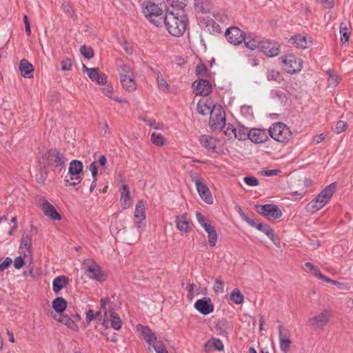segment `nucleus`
<instances>
[{
    "label": "nucleus",
    "instance_id": "obj_1",
    "mask_svg": "<svg viewBox=\"0 0 353 353\" xmlns=\"http://www.w3.org/2000/svg\"><path fill=\"white\" fill-rule=\"evenodd\" d=\"M188 23V17L183 13L179 15V13H174L172 12H167L163 17H160L158 21H155V26L157 27L165 25L168 32L174 37L181 36Z\"/></svg>",
    "mask_w": 353,
    "mask_h": 353
},
{
    "label": "nucleus",
    "instance_id": "obj_2",
    "mask_svg": "<svg viewBox=\"0 0 353 353\" xmlns=\"http://www.w3.org/2000/svg\"><path fill=\"white\" fill-rule=\"evenodd\" d=\"M336 190L335 183H331L326 186L314 199L307 205V210L312 212H316L322 209L332 197Z\"/></svg>",
    "mask_w": 353,
    "mask_h": 353
},
{
    "label": "nucleus",
    "instance_id": "obj_3",
    "mask_svg": "<svg viewBox=\"0 0 353 353\" xmlns=\"http://www.w3.org/2000/svg\"><path fill=\"white\" fill-rule=\"evenodd\" d=\"M268 134L272 139L279 143H288L291 137L292 132L290 128L283 122L272 123L268 129Z\"/></svg>",
    "mask_w": 353,
    "mask_h": 353
},
{
    "label": "nucleus",
    "instance_id": "obj_4",
    "mask_svg": "<svg viewBox=\"0 0 353 353\" xmlns=\"http://www.w3.org/2000/svg\"><path fill=\"white\" fill-rule=\"evenodd\" d=\"M196 219L201 227L208 234V245L213 248L216 245L218 240V234L215 228L212 225L210 219L201 212L196 213Z\"/></svg>",
    "mask_w": 353,
    "mask_h": 353
},
{
    "label": "nucleus",
    "instance_id": "obj_5",
    "mask_svg": "<svg viewBox=\"0 0 353 353\" xmlns=\"http://www.w3.org/2000/svg\"><path fill=\"white\" fill-rule=\"evenodd\" d=\"M142 8L145 17L155 25V21H158L160 17H162L161 15L165 6L163 3H156L151 1H147L143 2Z\"/></svg>",
    "mask_w": 353,
    "mask_h": 353
},
{
    "label": "nucleus",
    "instance_id": "obj_6",
    "mask_svg": "<svg viewBox=\"0 0 353 353\" xmlns=\"http://www.w3.org/2000/svg\"><path fill=\"white\" fill-rule=\"evenodd\" d=\"M45 156L48 165L50 166L54 172L57 171L59 172L63 169L65 158L63 154L57 149L52 148L49 150L46 153Z\"/></svg>",
    "mask_w": 353,
    "mask_h": 353
},
{
    "label": "nucleus",
    "instance_id": "obj_7",
    "mask_svg": "<svg viewBox=\"0 0 353 353\" xmlns=\"http://www.w3.org/2000/svg\"><path fill=\"white\" fill-rule=\"evenodd\" d=\"M236 138L239 140H245L248 138L254 143H263L269 140L268 130L260 128L250 129L248 133L236 135Z\"/></svg>",
    "mask_w": 353,
    "mask_h": 353
},
{
    "label": "nucleus",
    "instance_id": "obj_8",
    "mask_svg": "<svg viewBox=\"0 0 353 353\" xmlns=\"http://www.w3.org/2000/svg\"><path fill=\"white\" fill-rule=\"evenodd\" d=\"M332 312L330 310H323L319 314L309 318L307 324L314 330H323L330 322Z\"/></svg>",
    "mask_w": 353,
    "mask_h": 353
},
{
    "label": "nucleus",
    "instance_id": "obj_9",
    "mask_svg": "<svg viewBox=\"0 0 353 353\" xmlns=\"http://www.w3.org/2000/svg\"><path fill=\"white\" fill-rule=\"evenodd\" d=\"M83 266L85 269L86 274L90 279L100 282L105 280V275L102 272L100 266L92 259H88L85 260Z\"/></svg>",
    "mask_w": 353,
    "mask_h": 353
},
{
    "label": "nucleus",
    "instance_id": "obj_10",
    "mask_svg": "<svg viewBox=\"0 0 353 353\" xmlns=\"http://www.w3.org/2000/svg\"><path fill=\"white\" fill-rule=\"evenodd\" d=\"M282 66L284 70L289 74L299 72L302 68V61L294 54H290L282 57Z\"/></svg>",
    "mask_w": 353,
    "mask_h": 353
},
{
    "label": "nucleus",
    "instance_id": "obj_11",
    "mask_svg": "<svg viewBox=\"0 0 353 353\" xmlns=\"http://www.w3.org/2000/svg\"><path fill=\"white\" fill-rule=\"evenodd\" d=\"M145 208L142 200H139L135 207L134 210V225L137 229L139 236L144 230L145 223Z\"/></svg>",
    "mask_w": 353,
    "mask_h": 353
},
{
    "label": "nucleus",
    "instance_id": "obj_12",
    "mask_svg": "<svg viewBox=\"0 0 353 353\" xmlns=\"http://www.w3.org/2000/svg\"><path fill=\"white\" fill-rule=\"evenodd\" d=\"M137 332H139L142 336L145 341L148 344V350L151 351V348H153L155 345L159 344L156 334L148 327L138 324L136 327Z\"/></svg>",
    "mask_w": 353,
    "mask_h": 353
},
{
    "label": "nucleus",
    "instance_id": "obj_13",
    "mask_svg": "<svg viewBox=\"0 0 353 353\" xmlns=\"http://www.w3.org/2000/svg\"><path fill=\"white\" fill-rule=\"evenodd\" d=\"M257 212L268 219H276L282 216L281 210L274 204H265L256 206Z\"/></svg>",
    "mask_w": 353,
    "mask_h": 353
},
{
    "label": "nucleus",
    "instance_id": "obj_14",
    "mask_svg": "<svg viewBox=\"0 0 353 353\" xmlns=\"http://www.w3.org/2000/svg\"><path fill=\"white\" fill-rule=\"evenodd\" d=\"M192 181L194 182L196 190L200 197L207 203L212 204L213 198L211 192L207 186L199 178L191 174Z\"/></svg>",
    "mask_w": 353,
    "mask_h": 353
},
{
    "label": "nucleus",
    "instance_id": "obj_15",
    "mask_svg": "<svg viewBox=\"0 0 353 353\" xmlns=\"http://www.w3.org/2000/svg\"><path fill=\"white\" fill-rule=\"evenodd\" d=\"M245 33L236 26L228 28L225 33L227 41L234 46H238L242 43L245 40Z\"/></svg>",
    "mask_w": 353,
    "mask_h": 353
},
{
    "label": "nucleus",
    "instance_id": "obj_16",
    "mask_svg": "<svg viewBox=\"0 0 353 353\" xmlns=\"http://www.w3.org/2000/svg\"><path fill=\"white\" fill-rule=\"evenodd\" d=\"M82 70L86 72L91 81L96 82L99 85H103L107 83L106 75L101 72L99 68H90L85 65H83Z\"/></svg>",
    "mask_w": 353,
    "mask_h": 353
},
{
    "label": "nucleus",
    "instance_id": "obj_17",
    "mask_svg": "<svg viewBox=\"0 0 353 353\" xmlns=\"http://www.w3.org/2000/svg\"><path fill=\"white\" fill-rule=\"evenodd\" d=\"M199 26L203 31L211 34H217L221 32L219 24L208 16L204 17L200 20Z\"/></svg>",
    "mask_w": 353,
    "mask_h": 353
},
{
    "label": "nucleus",
    "instance_id": "obj_18",
    "mask_svg": "<svg viewBox=\"0 0 353 353\" xmlns=\"http://www.w3.org/2000/svg\"><path fill=\"white\" fill-rule=\"evenodd\" d=\"M219 112H216V108L212 109L210 117V125L214 129H223L225 125V112L221 109L218 110Z\"/></svg>",
    "mask_w": 353,
    "mask_h": 353
},
{
    "label": "nucleus",
    "instance_id": "obj_19",
    "mask_svg": "<svg viewBox=\"0 0 353 353\" xmlns=\"http://www.w3.org/2000/svg\"><path fill=\"white\" fill-rule=\"evenodd\" d=\"M40 207L44 215L49 217L50 219L53 221H59L61 219V214L57 211L56 208L46 199L43 198L41 199Z\"/></svg>",
    "mask_w": 353,
    "mask_h": 353
},
{
    "label": "nucleus",
    "instance_id": "obj_20",
    "mask_svg": "<svg viewBox=\"0 0 353 353\" xmlns=\"http://www.w3.org/2000/svg\"><path fill=\"white\" fill-rule=\"evenodd\" d=\"M261 50L267 56L273 57L280 52V46L277 42L266 40L261 43Z\"/></svg>",
    "mask_w": 353,
    "mask_h": 353
},
{
    "label": "nucleus",
    "instance_id": "obj_21",
    "mask_svg": "<svg viewBox=\"0 0 353 353\" xmlns=\"http://www.w3.org/2000/svg\"><path fill=\"white\" fill-rule=\"evenodd\" d=\"M194 306L203 315H208L214 311V305L210 298L205 297L197 300Z\"/></svg>",
    "mask_w": 353,
    "mask_h": 353
},
{
    "label": "nucleus",
    "instance_id": "obj_22",
    "mask_svg": "<svg viewBox=\"0 0 353 353\" xmlns=\"http://www.w3.org/2000/svg\"><path fill=\"white\" fill-rule=\"evenodd\" d=\"M193 86L195 87V92L198 95L208 96L212 91V85L207 79H201L199 81H194Z\"/></svg>",
    "mask_w": 353,
    "mask_h": 353
},
{
    "label": "nucleus",
    "instance_id": "obj_23",
    "mask_svg": "<svg viewBox=\"0 0 353 353\" xmlns=\"http://www.w3.org/2000/svg\"><path fill=\"white\" fill-rule=\"evenodd\" d=\"M200 143L205 147L207 150L214 152L216 148L218 141L216 139L209 136L202 135L199 137Z\"/></svg>",
    "mask_w": 353,
    "mask_h": 353
},
{
    "label": "nucleus",
    "instance_id": "obj_24",
    "mask_svg": "<svg viewBox=\"0 0 353 353\" xmlns=\"http://www.w3.org/2000/svg\"><path fill=\"white\" fill-rule=\"evenodd\" d=\"M19 69L21 75L23 77L28 79L33 77V65L26 59L21 60L19 63Z\"/></svg>",
    "mask_w": 353,
    "mask_h": 353
},
{
    "label": "nucleus",
    "instance_id": "obj_25",
    "mask_svg": "<svg viewBox=\"0 0 353 353\" xmlns=\"http://www.w3.org/2000/svg\"><path fill=\"white\" fill-rule=\"evenodd\" d=\"M69 279L65 276H59L54 279L52 281V290L57 294L68 283Z\"/></svg>",
    "mask_w": 353,
    "mask_h": 353
},
{
    "label": "nucleus",
    "instance_id": "obj_26",
    "mask_svg": "<svg viewBox=\"0 0 353 353\" xmlns=\"http://www.w3.org/2000/svg\"><path fill=\"white\" fill-rule=\"evenodd\" d=\"M216 331L221 336H226L228 334L232 332V326L225 319L219 321L215 325Z\"/></svg>",
    "mask_w": 353,
    "mask_h": 353
},
{
    "label": "nucleus",
    "instance_id": "obj_27",
    "mask_svg": "<svg viewBox=\"0 0 353 353\" xmlns=\"http://www.w3.org/2000/svg\"><path fill=\"white\" fill-rule=\"evenodd\" d=\"M122 88L128 92H133L137 89V83L134 80V75L120 79Z\"/></svg>",
    "mask_w": 353,
    "mask_h": 353
},
{
    "label": "nucleus",
    "instance_id": "obj_28",
    "mask_svg": "<svg viewBox=\"0 0 353 353\" xmlns=\"http://www.w3.org/2000/svg\"><path fill=\"white\" fill-rule=\"evenodd\" d=\"M290 41L297 47L305 49L309 47L311 43L310 41H307L306 37L301 34H296L291 37Z\"/></svg>",
    "mask_w": 353,
    "mask_h": 353
},
{
    "label": "nucleus",
    "instance_id": "obj_29",
    "mask_svg": "<svg viewBox=\"0 0 353 353\" xmlns=\"http://www.w3.org/2000/svg\"><path fill=\"white\" fill-rule=\"evenodd\" d=\"M175 223L176 228L179 230L186 233L190 231L188 228L189 221L186 214L177 216L175 219Z\"/></svg>",
    "mask_w": 353,
    "mask_h": 353
},
{
    "label": "nucleus",
    "instance_id": "obj_30",
    "mask_svg": "<svg viewBox=\"0 0 353 353\" xmlns=\"http://www.w3.org/2000/svg\"><path fill=\"white\" fill-rule=\"evenodd\" d=\"M243 42H244L245 46L248 48L254 50L258 48H261V43L262 41H259L256 37L248 34L245 35V40Z\"/></svg>",
    "mask_w": 353,
    "mask_h": 353
},
{
    "label": "nucleus",
    "instance_id": "obj_31",
    "mask_svg": "<svg viewBox=\"0 0 353 353\" xmlns=\"http://www.w3.org/2000/svg\"><path fill=\"white\" fill-rule=\"evenodd\" d=\"M83 165L79 160H72L69 165L68 174L70 175H79L83 172Z\"/></svg>",
    "mask_w": 353,
    "mask_h": 353
},
{
    "label": "nucleus",
    "instance_id": "obj_32",
    "mask_svg": "<svg viewBox=\"0 0 353 353\" xmlns=\"http://www.w3.org/2000/svg\"><path fill=\"white\" fill-rule=\"evenodd\" d=\"M109 319L110 321V326L116 330H119L122 327V321L119 315L113 309L109 312Z\"/></svg>",
    "mask_w": 353,
    "mask_h": 353
},
{
    "label": "nucleus",
    "instance_id": "obj_33",
    "mask_svg": "<svg viewBox=\"0 0 353 353\" xmlns=\"http://www.w3.org/2000/svg\"><path fill=\"white\" fill-rule=\"evenodd\" d=\"M53 309L60 315L66 310L67 301L63 297H57L52 301Z\"/></svg>",
    "mask_w": 353,
    "mask_h": 353
},
{
    "label": "nucleus",
    "instance_id": "obj_34",
    "mask_svg": "<svg viewBox=\"0 0 353 353\" xmlns=\"http://www.w3.org/2000/svg\"><path fill=\"white\" fill-rule=\"evenodd\" d=\"M31 245H32L31 237L28 234L23 235L22 238H21L19 248H20V250H21V252L23 253L24 256H26L27 255V254L30 252V249L31 248Z\"/></svg>",
    "mask_w": 353,
    "mask_h": 353
},
{
    "label": "nucleus",
    "instance_id": "obj_35",
    "mask_svg": "<svg viewBox=\"0 0 353 353\" xmlns=\"http://www.w3.org/2000/svg\"><path fill=\"white\" fill-rule=\"evenodd\" d=\"M270 97L272 99L277 100L282 104H285L288 101V97L284 92L279 90H272Z\"/></svg>",
    "mask_w": 353,
    "mask_h": 353
},
{
    "label": "nucleus",
    "instance_id": "obj_36",
    "mask_svg": "<svg viewBox=\"0 0 353 353\" xmlns=\"http://www.w3.org/2000/svg\"><path fill=\"white\" fill-rule=\"evenodd\" d=\"M123 191L121 193V202L124 208H128L130 204V195L127 185L122 187Z\"/></svg>",
    "mask_w": 353,
    "mask_h": 353
},
{
    "label": "nucleus",
    "instance_id": "obj_37",
    "mask_svg": "<svg viewBox=\"0 0 353 353\" xmlns=\"http://www.w3.org/2000/svg\"><path fill=\"white\" fill-rule=\"evenodd\" d=\"M196 9L203 13L210 12L211 6L209 0H195Z\"/></svg>",
    "mask_w": 353,
    "mask_h": 353
},
{
    "label": "nucleus",
    "instance_id": "obj_38",
    "mask_svg": "<svg viewBox=\"0 0 353 353\" xmlns=\"http://www.w3.org/2000/svg\"><path fill=\"white\" fill-rule=\"evenodd\" d=\"M252 227H254L259 230V231L263 232L265 234L270 235L272 234V231L273 229L270 228L269 225H263L262 223H257L255 221V220L252 219V223L249 224Z\"/></svg>",
    "mask_w": 353,
    "mask_h": 353
},
{
    "label": "nucleus",
    "instance_id": "obj_39",
    "mask_svg": "<svg viewBox=\"0 0 353 353\" xmlns=\"http://www.w3.org/2000/svg\"><path fill=\"white\" fill-rule=\"evenodd\" d=\"M59 321L71 330H78V325L72 322L71 317L68 314L60 315Z\"/></svg>",
    "mask_w": 353,
    "mask_h": 353
},
{
    "label": "nucleus",
    "instance_id": "obj_40",
    "mask_svg": "<svg viewBox=\"0 0 353 353\" xmlns=\"http://www.w3.org/2000/svg\"><path fill=\"white\" fill-rule=\"evenodd\" d=\"M118 71L120 79H122L124 77H132L134 75L132 68L125 64L120 65L118 68Z\"/></svg>",
    "mask_w": 353,
    "mask_h": 353
},
{
    "label": "nucleus",
    "instance_id": "obj_41",
    "mask_svg": "<svg viewBox=\"0 0 353 353\" xmlns=\"http://www.w3.org/2000/svg\"><path fill=\"white\" fill-rule=\"evenodd\" d=\"M110 299L109 297H103L100 299L99 310L103 314V316H108L110 310Z\"/></svg>",
    "mask_w": 353,
    "mask_h": 353
},
{
    "label": "nucleus",
    "instance_id": "obj_42",
    "mask_svg": "<svg viewBox=\"0 0 353 353\" xmlns=\"http://www.w3.org/2000/svg\"><path fill=\"white\" fill-rule=\"evenodd\" d=\"M339 32L342 43H347L350 39V32L345 23H341Z\"/></svg>",
    "mask_w": 353,
    "mask_h": 353
},
{
    "label": "nucleus",
    "instance_id": "obj_43",
    "mask_svg": "<svg viewBox=\"0 0 353 353\" xmlns=\"http://www.w3.org/2000/svg\"><path fill=\"white\" fill-rule=\"evenodd\" d=\"M327 74L329 75L327 79V84L329 87L335 88L340 81L339 77L332 70H327Z\"/></svg>",
    "mask_w": 353,
    "mask_h": 353
},
{
    "label": "nucleus",
    "instance_id": "obj_44",
    "mask_svg": "<svg viewBox=\"0 0 353 353\" xmlns=\"http://www.w3.org/2000/svg\"><path fill=\"white\" fill-rule=\"evenodd\" d=\"M230 299L236 304H241L244 301V296L237 288L233 290L230 294Z\"/></svg>",
    "mask_w": 353,
    "mask_h": 353
},
{
    "label": "nucleus",
    "instance_id": "obj_45",
    "mask_svg": "<svg viewBox=\"0 0 353 353\" xmlns=\"http://www.w3.org/2000/svg\"><path fill=\"white\" fill-rule=\"evenodd\" d=\"M151 141L157 146H163L165 144V139L161 133L153 132L151 134Z\"/></svg>",
    "mask_w": 353,
    "mask_h": 353
},
{
    "label": "nucleus",
    "instance_id": "obj_46",
    "mask_svg": "<svg viewBox=\"0 0 353 353\" xmlns=\"http://www.w3.org/2000/svg\"><path fill=\"white\" fill-rule=\"evenodd\" d=\"M266 76L268 81H274L277 83H280L283 80L280 72L275 70H268Z\"/></svg>",
    "mask_w": 353,
    "mask_h": 353
},
{
    "label": "nucleus",
    "instance_id": "obj_47",
    "mask_svg": "<svg viewBox=\"0 0 353 353\" xmlns=\"http://www.w3.org/2000/svg\"><path fill=\"white\" fill-rule=\"evenodd\" d=\"M196 74L199 78L208 77L209 75L208 70L204 63L197 65L196 67Z\"/></svg>",
    "mask_w": 353,
    "mask_h": 353
},
{
    "label": "nucleus",
    "instance_id": "obj_48",
    "mask_svg": "<svg viewBox=\"0 0 353 353\" xmlns=\"http://www.w3.org/2000/svg\"><path fill=\"white\" fill-rule=\"evenodd\" d=\"M172 7L183 10L186 6L188 0H166Z\"/></svg>",
    "mask_w": 353,
    "mask_h": 353
},
{
    "label": "nucleus",
    "instance_id": "obj_49",
    "mask_svg": "<svg viewBox=\"0 0 353 353\" xmlns=\"http://www.w3.org/2000/svg\"><path fill=\"white\" fill-rule=\"evenodd\" d=\"M80 52L81 55L87 59H92L94 54L93 49L85 45H83L80 48Z\"/></svg>",
    "mask_w": 353,
    "mask_h": 353
},
{
    "label": "nucleus",
    "instance_id": "obj_50",
    "mask_svg": "<svg viewBox=\"0 0 353 353\" xmlns=\"http://www.w3.org/2000/svg\"><path fill=\"white\" fill-rule=\"evenodd\" d=\"M211 108L210 105H208L205 103H202L201 101H199L197 103V112L199 114L201 115H207L208 114H211Z\"/></svg>",
    "mask_w": 353,
    "mask_h": 353
},
{
    "label": "nucleus",
    "instance_id": "obj_51",
    "mask_svg": "<svg viewBox=\"0 0 353 353\" xmlns=\"http://www.w3.org/2000/svg\"><path fill=\"white\" fill-rule=\"evenodd\" d=\"M292 344V341L290 339H286V340L281 339L279 341V347L280 350L283 353H288L290 351V345Z\"/></svg>",
    "mask_w": 353,
    "mask_h": 353
},
{
    "label": "nucleus",
    "instance_id": "obj_52",
    "mask_svg": "<svg viewBox=\"0 0 353 353\" xmlns=\"http://www.w3.org/2000/svg\"><path fill=\"white\" fill-rule=\"evenodd\" d=\"M157 80L158 85L162 90V91L168 92L169 85L160 73L157 74Z\"/></svg>",
    "mask_w": 353,
    "mask_h": 353
},
{
    "label": "nucleus",
    "instance_id": "obj_53",
    "mask_svg": "<svg viewBox=\"0 0 353 353\" xmlns=\"http://www.w3.org/2000/svg\"><path fill=\"white\" fill-rule=\"evenodd\" d=\"M278 330H279V341L281 339L286 340V339H290V331L288 329L283 327V326L282 325H280L278 327Z\"/></svg>",
    "mask_w": 353,
    "mask_h": 353
},
{
    "label": "nucleus",
    "instance_id": "obj_54",
    "mask_svg": "<svg viewBox=\"0 0 353 353\" xmlns=\"http://www.w3.org/2000/svg\"><path fill=\"white\" fill-rule=\"evenodd\" d=\"M214 349L218 351H223L224 350V345L223 342L217 338H212L210 339Z\"/></svg>",
    "mask_w": 353,
    "mask_h": 353
},
{
    "label": "nucleus",
    "instance_id": "obj_55",
    "mask_svg": "<svg viewBox=\"0 0 353 353\" xmlns=\"http://www.w3.org/2000/svg\"><path fill=\"white\" fill-rule=\"evenodd\" d=\"M82 179L79 175H70V179H65V181L71 186H75L81 183Z\"/></svg>",
    "mask_w": 353,
    "mask_h": 353
},
{
    "label": "nucleus",
    "instance_id": "obj_56",
    "mask_svg": "<svg viewBox=\"0 0 353 353\" xmlns=\"http://www.w3.org/2000/svg\"><path fill=\"white\" fill-rule=\"evenodd\" d=\"M347 126H348V125L345 121L340 120L336 124L334 132L336 134H340V133L343 132V131H345L346 130V128H347Z\"/></svg>",
    "mask_w": 353,
    "mask_h": 353
},
{
    "label": "nucleus",
    "instance_id": "obj_57",
    "mask_svg": "<svg viewBox=\"0 0 353 353\" xmlns=\"http://www.w3.org/2000/svg\"><path fill=\"white\" fill-rule=\"evenodd\" d=\"M101 85L103 86L101 88L103 93L105 96H107L109 98L112 99V93H113V91H114L112 85H111L110 84L107 85L106 83H105L103 85Z\"/></svg>",
    "mask_w": 353,
    "mask_h": 353
},
{
    "label": "nucleus",
    "instance_id": "obj_58",
    "mask_svg": "<svg viewBox=\"0 0 353 353\" xmlns=\"http://www.w3.org/2000/svg\"><path fill=\"white\" fill-rule=\"evenodd\" d=\"M72 66V61L70 58H65L61 61V70L63 71L70 70Z\"/></svg>",
    "mask_w": 353,
    "mask_h": 353
},
{
    "label": "nucleus",
    "instance_id": "obj_59",
    "mask_svg": "<svg viewBox=\"0 0 353 353\" xmlns=\"http://www.w3.org/2000/svg\"><path fill=\"white\" fill-rule=\"evenodd\" d=\"M243 181L250 186H256L259 184V180L254 176H247L244 177Z\"/></svg>",
    "mask_w": 353,
    "mask_h": 353
},
{
    "label": "nucleus",
    "instance_id": "obj_60",
    "mask_svg": "<svg viewBox=\"0 0 353 353\" xmlns=\"http://www.w3.org/2000/svg\"><path fill=\"white\" fill-rule=\"evenodd\" d=\"M156 353H168L165 345L162 341H159L158 345H155L152 348Z\"/></svg>",
    "mask_w": 353,
    "mask_h": 353
},
{
    "label": "nucleus",
    "instance_id": "obj_61",
    "mask_svg": "<svg viewBox=\"0 0 353 353\" xmlns=\"http://www.w3.org/2000/svg\"><path fill=\"white\" fill-rule=\"evenodd\" d=\"M241 112L247 118H250L253 115L252 108L248 105L242 106L241 108Z\"/></svg>",
    "mask_w": 353,
    "mask_h": 353
},
{
    "label": "nucleus",
    "instance_id": "obj_62",
    "mask_svg": "<svg viewBox=\"0 0 353 353\" xmlns=\"http://www.w3.org/2000/svg\"><path fill=\"white\" fill-rule=\"evenodd\" d=\"M224 288V283L219 279H216L214 285V291L215 292H222Z\"/></svg>",
    "mask_w": 353,
    "mask_h": 353
},
{
    "label": "nucleus",
    "instance_id": "obj_63",
    "mask_svg": "<svg viewBox=\"0 0 353 353\" xmlns=\"http://www.w3.org/2000/svg\"><path fill=\"white\" fill-rule=\"evenodd\" d=\"M236 209L243 220H244L248 224L252 223V219L250 218L246 214H245L240 207H236Z\"/></svg>",
    "mask_w": 353,
    "mask_h": 353
},
{
    "label": "nucleus",
    "instance_id": "obj_64",
    "mask_svg": "<svg viewBox=\"0 0 353 353\" xmlns=\"http://www.w3.org/2000/svg\"><path fill=\"white\" fill-rule=\"evenodd\" d=\"M24 265V259L21 256H17L14 260V266L16 269L21 268Z\"/></svg>",
    "mask_w": 353,
    "mask_h": 353
}]
</instances>
